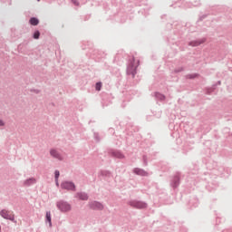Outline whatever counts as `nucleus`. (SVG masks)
Wrapping results in <instances>:
<instances>
[{
    "mask_svg": "<svg viewBox=\"0 0 232 232\" xmlns=\"http://www.w3.org/2000/svg\"><path fill=\"white\" fill-rule=\"evenodd\" d=\"M50 154L52 157H54V159H61V155L55 150H51Z\"/></svg>",
    "mask_w": 232,
    "mask_h": 232,
    "instance_id": "obj_6",
    "label": "nucleus"
},
{
    "mask_svg": "<svg viewBox=\"0 0 232 232\" xmlns=\"http://www.w3.org/2000/svg\"><path fill=\"white\" fill-rule=\"evenodd\" d=\"M134 173H136L137 175H146V172L140 169H135Z\"/></svg>",
    "mask_w": 232,
    "mask_h": 232,
    "instance_id": "obj_11",
    "label": "nucleus"
},
{
    "mask_svg": "<svg viewBox=\"0 0 232 232\" xmlns=\"http://www.w3.org/2000/svg\"><path fill=\"white\" fill-rule=\"evenodd\" d=\"M0 232H1V227H0Z\"/></svg>",
    "mask_w": 232,
    "mask_h": 232,
    "instance_id": "obj_17",
    "label": "nucleus"
},
{
    "mask_svg": "<svg viewBox=\"0 0 232 232\" xmlns=\"http://www.w3.org/2000/svg\"><path fill=\"white\" fill-rule=\"evenodd\" d=\"M30 184H35V179L31 178V179L24 181L25 186H30Z\"/></svg>",
    "mask_w": 232,
    "mask_h": 232,
    "instance_id": "obj_8",
    "label": "nucleus"
},
{
    "mask_svg": "<svg viewBox=\"0 0 232 232\" xmlns=\"http://www.w3.org/2000/svg\"><path fill=\"white\" fill-rule=\"evenodd\" d=\"M46 220L49 222V225L52 226V213L46 212Z\"/></svg>",
    "mask_w": 232,
    "mask_h": 232,
    "instance_id": "obj_10",
    "label": "nucleus"
},
{
    "mask_svg": "<svg viewBox=\"0 0 232 232\" xmlns=\"http://www.w3.org/2000/svg\"><path fill=\"white\" fill-rule=\"evenodd\" d=\"M130 206H132V208H136L137 209H145V208H148V205L142 201H132L130 202Z\"/></svg>",
    "mask_w": 232,
    "mask_h": 232,
    "instance_id": "obj_3",
    "label": "nucleus"
},
{
    "mask_svg": "<svg viewBox=\"0 0 232 232\" xmlns=\"http://www.w3.org/2000/svg\"><path fill=\"white\" fill-rule=\"evenodd\" d=\"M60 172L59 170H55L54 172V177H55V182H56V186H59V176H60Z\"/></svg>",
    "mask_w": 232,
    "mask_h": 232,
    "instance_id": "obj_9",
    "label": "nucleus"
},
{
    "mask_svg": "<svg viewBox=\"0 0 232 232\" xmlns=\"http://www.w3.org/2000/svg\"><path fill=\"white\" fill-rule=\"evenodd\" d=\"M56 206L62 213H66L72 209V206L64 201H59L56 203Z\"/></svg>",
    "mask_w": 232,
    "mask_h": 232,
    "instance_id": "obj_1",
    "label": "nucleus"
},
{
    "mask_svg": "<svg viewBox=\"0 0 232 232\" xmlns=\"http://www.w3.org/2000/svg\"><path fill=\"white\" fill-rule=\"evenodd\" d=\"M37 1H41V0H37Z\"/></svg>",
    "mask_w": 232,
    "mask_h": 232,
    "instance_id": "obj_18",
    "label": "nucleus"
},
{
    "mask_svg": "<svg viewBox=\"0 0 232 232\" xmlns=\"http://www.w3.org/2000/svg\"><path fill=\"white\" fill-rule=\"evenodd\" d=\"M41 35V33H39V31H36L34 34V39H39V36Z\"/></svg>",
    "mask_w": 232,
    "mask_h": 232,
    "instance_id": "obj_14",
    "label": "nucleus"
},
{
    "mask_svg": "<svg viewBox=\"0 0 232 232\" xmlns=\"http://www.w3.org/2000/svg\"><path fill=\"white\" fill-rule=\"evenodd\" d=\"M95 88H96L97 92H101V88H102V83L97 82Z\"/></svg>",
    "mask_w": 232,
    "mask_h": 232,
    "instance_id": "obj_13",
    "label": "nucleus"
},
{
    "mask_svg": "<svg viewBox=\"0 0 232 232\" xmlns=\"http://www.w3.org/2000/svg\"><path fill=\"white\" fill-rule=\"evenodd\" d=\"M0 126H5V121H3V120L0 119Z\"/></svg>",
    "mask_w": 232,
    "mask_h": 232,
    "instance_id": "obj_16",
    "label": "nucleus"
},
{
    "mask_svg": "<svg viewBox=\"0 0 232 232\" xmlns=\"http://www.w3.org/2000/svg\"><path fill=\"white\" fill-rule=\"evenodd\" d=\"M78 197L81 200H88V196L86 194L80 193Z\"/></svg>",
    "mask_w": 232,
    "mask_h": 232,
    "instance_id": "obj_12",
    "label": "nucleus"
},
{
    "mask_svg": "<svg viewBox=\"0 0 232 232\" xmlns=\"http://www.w3.org/2000/svg\"><path fill=\"white\" fill-rule=\"evenodd\" d=\"M91 208L92 209H100L101 210V209H103L104 207L100 202L94 201L91 204Z\"/></svg>",
    "mask_w": 232,
    "mask_h": 232,
    "instance_id": "obj_5",
    "label": "nucleus"
},
{
    "mask_svg": "<svg viewBox=\"0 0 232 232\" xmlns=\"http://www.w3.org/2000/svg\"><path fill=\"white\" fill-rule=\"evenodd\" d=\"M72 3H73V5H75L76 6L79 5V2H77V0H72Z\"/></svg>",
    "mask_w": 232,
    "mask_h": 232,
    "instance_id": "obj_15",
    "label": "nucleus"
},
{
    "mask_svg": "<svg viewBox=\"0 0 232 232\" xmlns=\"http://www.w3.org/2000/svg\"><path fill=\"white\" fill-rule=\"evenodd\" d=\"M62 189H68V190H73L75 189V185L72 182H63L61 185Z\"/></svg>",
    "mask_w": 232,
    "mask_h": 232,
    "instance_id": "obj_4",
    "label": "nucleus"
},
{
    "mask_svg": "<svg viewBox=\"0 0 232 232\" xmlns=\"http://www.w3.org/2000/svg\"><path fill=\"white\" fill-rule=\"evenodd\" d=\"M30 24L33 26H37L39 24V20L37 18H31Z\"/></svg>",
    "mask_w": 232,
    "mask_h": 232,
    "instance_id": "obj_7",
    "label": "nucleus"
},
{
    "mask_svg": "<svg viewBox=\"0 0 232 232\" xmlns=\"http://www.w3.org/2000/svg\"><path fill=\"white\" fill-rule=\"evenodd\" d=\"M0 215L3 218H5V220H11L12 222L14 220V212L10 210L3 209L1 210Z\"/></svg>",
    "mask_w": 232,
    "mask_h": 232,
    "instance_id": "obj_2",
    "label": "nucleus"
}]
</instances>
